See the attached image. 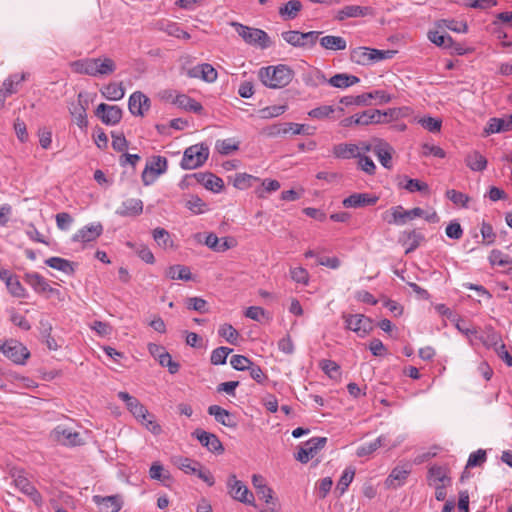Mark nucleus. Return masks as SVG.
I'll use <instances>...</instances> for the list:
<instances>
[{"mask_svg":"<svg viewBox=\"0 0 512 512\" xmlns=\"http://www.w3.org/2000/svg\"><path fill=\"white\" fill-rule=\"evenodd\" d=\"M228 494L235 500L244 504H253L254 496L235 474H231L227 480Z\"/></svg>","mask_w":512,"mask_h":512,"instance_id":"obj_8","label":"nucleus"},{"mask_svg":"<svg viewBox=\"0 0 512 512\" xmlns=\"http://www.w3.org/2000/svg\"><path fill=\"white\" fill-rule=\"evenodd\" d=\"M252 363L253 362L244 355H233L230 359L231 366L238 371H245Z\"/></svg>","mask_w":512,"mask_h":512,"instance_id":"obj_63","label":"nucleus"},{"mask_svg":"<svg viewBox=\"0 0 512 512\" xmlns=\"http://www.w3.org/2000/svg\"><path fill=\"white\" fill-rule=\"evenodd\" d=\"M143 212V202L140 199L130 198L122 202L116 214L122 217H135Z\"/></svg>","mask_w":512,"mask_h":512,"instance_id":"obj_23","label":"nucleus"},{"mask_svg":"<svg viewBox=\"0 0 512 512\" xmlns=\"http://www.w3.org/2000/svg\"><path fill=\"white\" fill-rule=\"evenodd\" d=\"M24 280L28 285H30L34 289L36 293H50L57 295L60 294V291L58 289L51 287L47 280L36 272L26 273L24 276Z\"/></svg>","mask_w":512,"mask_h":512,"instance_id":"obj_15","label":"nucleus"},{"mask_svg":"<svg viewBox=\"0 0 512 512\" xmlns=\"http://www.w3.org/2000/svg\"><path fill=\"white\" fill-rule=\"evenodd\" d=\"M233 349L221 346L214 349L210 356V362L213 365H223L226 363L227 357L232 353Z\"/></svg>","mask_w":512,"mask_h":512,"instance_id":"obj_55","label":"nucleus"},{"mask_svg":"<svg viewBox=\"0 0 512 512\" xmlns=\"http://www.w3.org/2000/svg\"><path fill=\"white\" fill-rule=\"evenodd\" d=\"M258 177L247 173H237L234 177L233 185L240 190L247 189L253 185V182L259 181Z\"/></svg>","mask_w":512,"mask_h":512,"instance_id":"obj_51","label":"nucleus"},{"mask_svg":"<svg viewBox=\"0 0 512 512\" xmlns=\"http://www.w3.org/2000/svg\"><path fill=\"white\" fill-rule=\"evenodd\" d=\"M118 398L125 402L127 409L138 421L145 425L148 430L154 434L160 433V425L152 419L153 416L149 414L148 410L136 397L131 396L128 392L120 391L118 393Z\"/></svg>","mask_w":512,"mask_h":512,"instance_id":"obj_2","label":"nucleus"},{"mask_svg":"<svg viewBox=\"0 0 512 512\" xmlns=\"http://www.w3.org/2000/svg\"><path fill=\"white\" fill-rule=\"evenodd\" d=\"M208 413H209V415L214 416L215 420L218 423H220L226 427L236 428V426H237V423H236L234 417L231 415V413L228 410H226L218 405L209 406Z\"/></svg>","mask_w":512,"mask_h":512,"instance_id":"obj_27","label":"nucleus"},{"mask_svg":"<svg viewBox=\"0 0 512 512\" xmlns=\"http://www.w3.org/2000/svg\"><path fill=\"white\" fill-rule=\"evenodd\" d=\"M95 60L96 77L111 75L116 70V63L109 57H97Z\"/></svg>","mask_w":512,"mask_h":512,"instance_id":"obj_38","label":"nucleus"},{"mask_svg":"<svg viewBox=\"0 0 512 512\" xmlns=\"http://www.w3.org/2000/svg\"><path fill=\"white\" fill-rule=\"evenodd\" d=\"M153 238L156 243L163 248L171 247L173 245L169 232L164 228H155L153 230Z\"/></svg>","mask_w":512,"mask_h":512,"instance_id":"obj_56","label":"nucleus"},{"mask_svg":"<svg viewBox=\"0 0 512 512\" xmlns=\"http://www.w3.org/2000/svg\"><path fill=\"white\" fill-rule=\"evenodd\" d=\"M446 197L455 205H460L465 208L468 206V202L470 200L468 195L454 189L447 190Z\"/></svg>","mask_w":512,"mask_h":512,"instance_id":"obj_62","label":"nucleus"},{"mask_svg":"<svg viewBox=\"0 0 512 512\" xmlns=\"http://www.w3.org/2000/svg\"><path fill=\"white\" fill-rule=\"evenodd\" d=\"M95 60L94 58H85L73 61L70 66L73 70V72L78 74H84L92 77H96V70H95Z\"/></svg>","mask_w":512,"mask_h":512,"instance_id":"obj_33","label":"nucleus"},{"mask_svg":"<svg viewBox=\"0 0 512 512\" xmlns=\"http://www.w3.org/2000/svg\"><path fill=\"white\" fill-rule=\"evenodd\" d=\"M394 149L390 144L384 141H379L373 147V153L377 156L381 165L387 169L392 168V153Z\"/></svg>","mask_w":512,"mask_h":512,"instance_id":"obj_26","label":"nucleus"},{"mask_svg":"<svg viewBox=\"0 0 512 512\" xmlns=\"http://www.w3.org/2000/svg\"><path fill=\"white\" fill-rule=\"evenodd\" d=\"M384 114L378 109L365 110L359 113L358 123L360 126H366L369 124L388 123L387 119H382Z\"/></svg>","mask_w":512,"mask_h":512,"instance_id":"obj_35","label":"nucleus"},{"mask_svg":"<svg viewBox=\"0 0 512 512\" xmlns=\"http://www.w3.org/2000/svg\"><path fill=\"white\" fill-rule=\"evenodd\" d=\"M465 163L472 171L481 172L487 167V159L477 150L469 152Z\"/></svg>","mask_w":512,"mask_h":512,"instance_id":"obj_36","label":"nucleus"},{"mask_svg":"<svg viewBox=\"0 0 512 512\" xmlns=\"http://www.w3.org/2000/svg\"><path fill=\"white\" fill-rule=\"evenodd\" d=\"M102 96L110 101H118L121 100L125 95V89L123 87L122 82H111L105 85L100 90Z\"/></svg>","mask_w":512,"mask_h":512,"instance_id":"obj_32","label":"nucleus"},{"mask_svg":"<svg viewBox=\"0 0 512 512\" xmlns=\"http://www.w3.org/2000/svg\"><path fill=\"white\" fill-rule=\"evenodd\" d=\"M94 114L105 125L114 126L121 121L123 111L117 105H108L106 103H100L96 107Z\"/></svg>","mask_w":512,"mask_h":512,"instance_id":"obj_11","label":"nucleus"},{"mask_svg":"<svg viewBox=\"0 0 512 512\" xmlns=\"http://www.w3.org/2000/svg\"><path fill=\"white\" fill-rule=\"evenodd\" d=\"M89 101L85 94L80 92L77 96V102H73L69 106V112L74 118L76 124L80 128H86L88 125L87 109Z\"/></svg>","mask_w":512,"mask_h":512,"instance_id":"obj_12","label":"nucleus"},{"mask_svg":"<svg viewBox=\"0 0 512 512\" xmlns=\"http://www.w3.org/2000/svg\"><path fill=\"white\" fill-rule=\"evenodd\" d=\"M422 216H424V210L420 207H415L411 210H404L403 207L399 205L392 208V220H389L388 222L403 225L407 220H412L416 217Z\"/></svg>","mask_w":512,"mask_h":512,"instance_id":"obj_18","label":"nucleus"},{"mask_svg":"<svg viewBox=\"0 0 512 512\" xmlns=\"http://www.w3.org/2000/svg\"><path fill=\"white\" fill-rule=\"evenodd\" d=\"M166 276L172 280H192V274L189 267L184 265H173L166 270Z\"/></svg>","mask_w":512,"mask_h":512,"instance_id":"obj_42","label":"nucleus"},{"mask_svg":"<svg viewBox=\"0 0 512 512\" xmlns=\"http://www.w3.org/2000/svg\"><path fill=\"white\" fill-rule=\"evenodd\" d=\"M509 124L506 122V118H491L488 121L487 126L484 128V135L488 136L494 133L509 131Z\"/></svg>","mask_w":512,"mask_h":512,"instance_id":"obj_46","label":"nucleus"},{"mask_svg":"<svg viewBox=\"0 0 512 512\" xmlns=\"http://www.w3.org/2000/svg\"><path fill=\"white\" fill-rule=\"evenodd\" d=\"M192 436L196 437L202 446L206 447L210 452L221 454L224 452V447L219 438L210 432L202 429H196Z\"/></svg>","mask_w":512,"mask_h":512,"instance_id":"obj_14","label":"nucleus"},{"mask_svg":"<svg viewBox=\"0 0 512 512\" xmlns=\"http://www.w3.org/2000/svg\"><path fill=\"white\" fill-rule=\"evenodd\" d=\"M187 178H194L197 183L214 193H219L224 187L223 180L211 172H197L188 175Z\"/></svg>","mask_w":512,"mask_h":512,"instance_id":"obj_13","label":"nucleus"},{"mask_svg":"<svg viewBox=\"0 0 512 512\" xmlns=\"http://www.w3.org/2000/svg\"><path fill=\"white\" fill-rule=\"evenodd\" d=\"M26 76V73L10 75L7 79L4 80L0 91L7 97L15 94L18 91V85L26 80Z\"/></svg>","mask_w":512,"mask_h":512,"instance_id":"obj_29","label":"nucleus"},{"mask_svg":"<svg viewBox=\"0 0 512 512\" xmlns=\"http://www.w3.org/2000/svg\"><path fill=\"white\" fill-rule=\"evenodd\" d=\"M174 463L186 474H196V471L199 470L200 467V462L187 457H178L175 459Z\"/></svg>","mask_w":512,"mask_h":512,"instance_id":"obj_50","label":"nucleus"},{"mask_svg":"<svg viewBox=\"0 0 512 512\" xmlns=\"http://www.w3.org/2000/svg\"><path fill=\"white\" fill-rule=\"evenodd\" d=\"M429 40L435 45L443 48L452 47L453 39L448 34H442L439 31H430L428 33Z\"/></svg>","mask_w":512,"mask_h":512,"instance_id":"obj_52","label":"nucleus"},{"mask_svg":"<svg viewBox=\"0 0 512 512\" xmlns=\"http://www.w3.org/2000/svg\"><path fill=\"white\" fill-rule=\"evenodd\" d=\"M334 111H335V109L333 106L322 105V106H319V107H316V108L310 110L308 112V115L311 118L322 120V119L329 118L334 113Z\"/></svg>","mask_w":512,"mask_h":512,"instance_id":"obj_61","label":"nucleus"},{"mask_svg":"<svg viewBox=\"0 0 512 512\" xmlns=\"http://www.w3.org/2000/svg\"><path fill=\"white\" fill-rule=\"evenodd\" d=\"M173 104L177 105L178 107L186 111L194 112L197 114H202L203 112V106L201 105V103L197 102L196 100L185 94L177 95L173 100Z\"/></svg>","mask_w":512,"mask_h":512,"instance_id":"obj_30","label":"nucleus"},{"mask_svg":"<svg viewBox=\"0 0 512 512\" xmlns=\"http://www.w3.org/2000/svg\"><path fill=\"white\" fill-rule=\"evenodd\" d=\"M354 476H355V469L352 467H347L343 471V473L337 483V486L335 488V493H337L338 497L342 496L347 491L350 483L353 481Z\"/></svg>","mask_w":512,"mask_h":512,"instance_id":"obj_44","label":"nucleus"},{"mask_svg":"<svg viewBox=\"0 0 512 512\" xmlns=\"http://www.w3.org/2000/svg\"><path fill=\"white\" fill-rule=\"evenodd\" d=\"M14 485L23 494L30 497V499L38 506L42 504V497L34 485L23 475L19 474L14 478Z\"/></svg>","mask_w":512,"mask_h":512,"instance_id":"obj_17","label":"nucleus"},{"mask_svg":"<svg viewBox=\"0 0 512 512\" xmlns=\"http://www.w3.org/2000/svg\"><path fill=\"white\" fill-rule=\"evenodd\" d=\"M218 333L221 337L225 338L227 342L235 345L237 343L239 333L231 324H223L220 326Z\"/></svg>","mask_w":512,"mask_h":512,"instance_id":"obj_57","label":"nucleus"},{"mask_svg":"<svg viewBox=\"0 0 512 512\" xmlns=\"http://www.w3.org/2000/svg\"><path fill=\"white\" fill-rule=\"evenodd\" d=\"M102 232V224H91L78 230V232L73 235L72 241L82 243L92 242L95 241L98 237H100Z\"/></svg>","mask_w":512,"mask_h":512,"instance_id":"obj_20","label":"nucleus"},{"mask_svg":"<svg viewBox=\"0 0 512 512\" xmlns=\"http://www.w3.org/2000/svg\"><path fill=\"white\" fill-rule=\"evenodd\" d=\"M0 352L16 364H24L30 356L28 349L16 340H9L0 345Z\"/></svg>","mask_w":512,"mask_h":512,"instance_id":"obj_9","label":"nucleus"},{"mask_svg":"<svg viewBox=\"0 0 512 512\" xmlns=\"http://www.w3.org/2000/svg\"><path fill=\"white\" fill-rule=\"evenodd\" d=\"M321 34L322 32L320 31L300 32L297 30H289L282 32L281 37L293 47L313 48Z\"/></svg>","mask_w":512,"mask_h":512,"instance_id":"obj_5","label":"nucleus"},{"mask_svg":"<svg viewBox=\"0 0 512 512\" xmlns=\"http://www.w3.org/2000/svg\"><path fill=\"white\" fill-rule=\"evenodd\" d=\"M261 82L269 88L279 89L287 86L293 77V71L286 65L267 66L259 70Z\"/></svg>","mask_w":512,"mask_h":512,"instance_id":"obj_1","label":"nucleus"},{"mask_svg":"<svg viewBox=\"0 0 512 512\" xmlns=\"http://www.w3.org/2000/svg\"><path fill=\"white\" fill-rule=\"evenodd\" d=\"M439 26L457 33H465L468 30L466 22L457 21L454 19H443L440 21Z\"/></svg>","mask_w":512,"mask_h":512,"instance_id":"obj_59","label":"nucleus"},{"mask_svg":"<svg viewBox=\"0 0 512 512\" xmlns=\"http://www.w3.org/2000/svg\"><path fill=\"white\" fill-rule=\"evenodd\" d=\"M237 34L249 45H257L262 49L270 47L271 41L268 34L261 29L252 28L238 22H231Z\"/></svg>","mask_w":512,"mask_h":512,"instance_id":"obj_3","label":"nucleus"},{"mask_svg":"<svg viewBox=\"0 0 512 512\" xmlns=\"http://www.w3.org/2000/svg\"><path fill=\"white\" fill-rule=\"evenodd\" d=\"M128 108L132 115L143 116L150 108V99L141 91L132 93L128 100Z\"/></svg>","mask_w":512,"mask_h":512,"instance_id":"obj_16","label":"nucleus"},{"mask_svg":"<svg viewBox=\"0 0 512 512\" xmlns=\"http://www.w3.org/2000/svg\"><path fill=\"white\" fill-rule=\"evenodd\" d=\"M209 157V148L204 144L192 145L185 149L182 160L181 168L185 170H192L202 166Z\"/></svg>","mask_w":512,"mask_h":512,"instance_id":"obj_4","label":"nucleus"},{"mask_svg":"<svg viewBox=\"0 0 512 512\" xmlns=\"http://www.w3.org/2000/svg\"><path fill=\"white\" fill-rule=\"evenodd\" d=\"M359 147L355 144H338L333 147V154L337 158L349 159L352 157H358Z\"/></svg>","mask_w":512,"mask_h":512,"instance_id":"obj_43","label":"nucleus"},{"mask_svg":"<svg viewBox=\"0 0 512 512\" xmlns=\"http://www.w3.org/2000/svg\"><path fill=\"white\" fill-rule=\"evenodd\" d=\"M371 48L357 47L351 50L350 59L352 62L367 65L370 64Z\"/></svg>","mask_w":512,"mask_h":512,"instance_id":"obj_49","label":"nucleus"},{"mask_svg":"<svg viewBox=\"0 0 512 512\" xmlns=\"http://www.w3.org/2000/svg\"><path fill=\"white\" fill-rule=\"evenodd\" d=\"M418 123L426 130L432 133L439 132L442 126V120L433 117H423L419 119Z\"/></svg>","mask_w":512,"mask_h":512,"instance_id":"obj_60","label":"nucleus"},{"mask_svg":"<svg viewBox=\"0 0 512 512\" xmlns=\"http://www.w3.org/2000/svg\"><path fill=\"white\" fill-rule=\"evenodd\" d=\"M149 476L151 479L160 481L165 485L172 479L169 471L166 470L159 462H154L151 465L149 469Z\"/></svg>","mask_w":512,"mask_h":512,"instance_id":"obj_45","label":"nucleus"},{"mask_svg":"<svg viewBox=\"0 0 512 512\" xmlns=\"http://www.w3.org/2000/svg\"><path fill=\"white\" fill-rule=\"evenodd\" d=\"M55 439L68 446H77L82 444L80 434L72 429L57 426L53 431Z\"/></svg>","mask_w":512,"mask_h":512,"instance_id":"obj_21","label":"nucleus"},{"mask_svg":"<svg viewBox=\"0 0 512 512\" xmlns=\"http://www.w3.org/2000/svg\"><path fill=\"white\" fill-rule=\"evenodd\" d=\"M302 3L299 0H290L284 6L279 8V15L284 20H293L298 16L302 10Z\"/></svg>","mask_w":512,"mask_h":512,"instance_id":"obj_40","label":"nucleus"},{"mask_svg":"<svg viewBox=\"0 0 512 512\" xmlns=\"http://www.w3.org/2000/svg\"><path fill=\"white\" fill-rule=\"evenodd\" d=\"M157 25L160 30L164 31L169 36L182 38L185 40H189L191 38L190 34L181 29L178 23L170 21H161Z\"/></svg>","mask_w":512,"mask_h":512,"instance_id":"obj_39","label":"nucleus"},{"mask_svg":"<svg viewBox=\"0 0 512 512\" xmlns=\"http://www.w3.org/2000/svg\"><path fill=\"white\" fill-rule=\"evenodd\" d=\"M489 262L491 265L510 266V269H512V258L498 249L490 252Z\"/></svg>","mask_w":512,"mask_h":512,"instance_id":"obj_54","label":"nucleus"},{"mask_svg":"<svg viewBox=\"0 0 512 512\" xmlns=\"http://www.w3.org/2000/svg\"><path fill=\"white\" fill-rule=\"evenodd\" d=\"M378 197L369 193H354L343 200L346 208H359L375 205Z\"/></svg>","mask_w":512,"mask_h":512,"instance_id":"obj_19","label":"nucleus"},{"mask_svg":"<svg viewBox=\"0 0 512 512\" xmlns=\"http://www.w3.org/2000/svg\"><path fill=\"white\" fill-rule=\"evenodd\" d=\"M167 159L163 156H153L145 166L144 171L142 172L141 178L143 184L148 186L152 184L155 179L166 172L167 170Z\"/></svg>","mask_w":512,"mask_h":512,"instance_id":"obj_7","label":"nucleus"},{"mask_svg":"<svg viewBox=\"0 0 512 512\" xmlns=\"http://www.w3.org/2000/svg\"><path fill=\"white\" fill-rule=\"evenodd\" d=\"M185 207L194 214H203L209 210L208 205L198 195H190Z\"/></svg>","mask_w":512,"mask_h":512,"instance_id":"obj_48","label":"nucleus"},{"mask_svg":"<svg viewBox=\"0 0 512 512\" xmlns=\"http://www.w3.org/2000/svg\"><path fill=\"white\" fill-rule=\"evenodd\" d=\"M286 129L288 133L292 135H313L315 133V127L306 125V124H298L293 122H286Z\"/></svg>","mask_w":512,"mask_h":512,"instance_id":"obj_53","label":"nucleus"},{"mask_svg":"<svg viewBox=\"0 0 512 512\" xmlns=\"http://www.w3.org/2000/svg\"><path fill=\"white\" fill-rule=\"evenodd\" d=\"M320 45L332 51L345 50L347 47L346 40L341 36L327 35L320 38Z\"/></svg>","mask_w":512,"mask_h":512,"instance_id":"obj_41","label":"nucleus"},{"mask_svg":"<svg viewBox=\"0 0 512 512\" xmlns=\"http://www.w3.org/2000/svg\"><path fill=\"white\" fill-rule=\"evenodd\" d=\"M428 480L450 484L451 478L447 475V469L443 466L433 465L428 469Z\"/></svg>","mask_w":512,"mask_h":512,"instance_id":"obj_47","label":"nucleus"},{"mask_svg":"<svg viewBox=\"0 0 512 512\" xmlns=\"http://www.w3.org/2000/svg\"><path fill=\"white\" fill-rule=\"evenodd\" d=\"M401 240L403 245L407 246L405 253L409 254L420 246L421 242L425 240V237L422 233L412 230L403 232Z\"/></svg>","mask_w":512,"mask_h":512,"instance_id":"obj_31","label":"nucleus"},{"mask_svg":"<svg viewBox=\"0 0 512 512\" xmlns=\"http://www.w3.org/2000/svg\"><path fill=\"white\" fill-rule=\"evenodd\" d=\"M359 106H368L372 104V100H376L377 104H385L392 100V96L384 90H374L371 92L357 95Z\"/></svg>","mask_w":512,"mask_h":512,"instance_id":"obj_25","label":"nucleus"},{"mask_svg":"<svg viewBox=\"0 0 512 512\" xmlns=\"http://www.w3.org/2000/svg\"><path fill=\"white\" fill-rule=\"evenodd\" d=\"M409 473L410 470L404 467H395L385 481L386 486L388 488H397L403 485Z\"/></svg>","mask_w":512,"mask_h":512,"instance_id":"obj_37","label":"nucleus"},{"mask_svg":"<svg viewBox=\"0 0 512 512\" xmlns=\"http://www.w3.org/2000/svg\"><path fill=\"white\" fill-rule=\"evenodd\" d=\"M345 328L365 337L373 330V322L363 314H343Z\"/></svg>","mask_w":512,"mask_h":512,"instance_id":"obj_6","label":"nucleus"},{"mask_svg":"<svg viewBox=\"0 0 512 512\" xmlns=\"http://www.w3.org/2000/svg\"><path fill=\"white\" fill-rule=\"evenodd\" d=\"M201 74L202 80L208 83H213L217 79L216 69L208 63L198 65L189 71L190 77H198Z\"/></svg>","mask_w":512,"mask_h":512,"instance_id":"obj_28","label":"nucleus"},{"mask_svg":"<svg viewBox=\"0 0 512 512\" xmlns=\"http://www.w3.org/2000/svg\"><path fill=\"white\" fill-rule=\"evenodd\" d=\"M45 264L67 275L75 273V263L61 257H50L45 260Z\"/></svg>","mask_w":512,"mask_h":512,"instance_id":"obj_34","label":"nucleus"},{"mask_svg":"<svg viewBox=\"0 0 512 512\" xmlns=\"http://www.w3.org/2000/svg\"><path fill=\"white\" fill-rule=\"evenodd\" d=\"M372 14V8L359 5H347L337 12L336 19L343 21L347 18L365 17Z\"/></svg>","mask_w":512,"mask_h":512,"instance_id":"obj_24","label":"nucleus"},{"mask_svg":"<svg viewBox=\"0 0 512 512\" xmlns=\"http://www.w3.org/2000/svg\"><path fill=\"white\" fill-rule=\"evenodd\" d=\"M327 443L326 437H313L304 443V446L300 447L295 458L301 463H307L317 453L322 450Z\"/></svg>","mask_w":512,"mask_h":512,"instance_id":"obj_10","label":"nucleus"},{"mask_svg":"<svg viewBox=\"0 0 512 512\" xmlns=\"http://www.w3.org/2000/svg\"><path fill=\"white\" fill-rule=\"evenodd\" d=\"M216 149L222 155H229L239 149V142H234L232 139L218 140Z\"/></svg>","mask_w":512,"mask_h":512,"instance_id":"obj_58","label":"nucleus"},{"mask_svg":"<svg viewBox=\"0 0 512 512\" xmlns=\"http://www.w3.org/2000/svg\"><path fill=\"white\" fill-rule=\"evenodd\" d=\"M320 365L325 374L330 378H336L340 374V366L333 360L324 359Z\"/></svg>","mask_w":512,"mask_h":512,"instance_id":"obj_64","label":"nucleus"},{"mask_svg":"<svg viewBox=\"0 0 512 512\" xmlns=\"http://www.w3.org/2000/svg\"><path fill=\"white\" fill-rule=\"evenodd\" d=\"M93 501L97 505L100 512H118L122 508V500L120 496H94Z\"/></svg>","mask_w":512,"mask_h":512,"instance_id":"obj_22","label":"nucleus"}]
</instances>
